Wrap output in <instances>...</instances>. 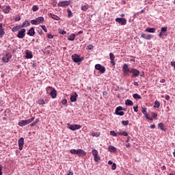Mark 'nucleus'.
<instances>
[{
  "instance_id": "1",
  "label": "nucleus",
  "mask_w": 175,
  "mask_h": 175,
  "mask_svg": "<svg viewBox=\"0 0 175 175\" xmlns=\"http://www.w3.org/2000/svg\"><path fill=\"white\" fill-rule=\"evenodd\" d=\"M70 152V154L79 155V157H85L87 155V152L82 149H71Z\"/></svg>"
},
{
  "instance_id": "2",
  "label": "nucleus",
  "mask_w": 175,
  "mask_h": 175,
  "mask_svg": "<svg viewBox=\"0 0 175 175\" xmlns=\"http://www.w3.org/2000/svg\"><path fill=\"white\" fill-rule=\"evenodd\" d=\"M35 120V117H32L30 119L28 120H23L18 122L19 126H25V125H28V124H31L32 121Z\"/></svg>"
},
{
  "instance_id": "3",
  "label": "nucleus",
  "mask_w": 175,
  "mask_h": 175,
  "mask_svg": "<svg viewBox=\"0 0 175 175\" xmlns=\"http://www.w3.org/2000/svg\"><path fill=\"white\" fill-rule=\"evenodd\" d=\"M122 72L124 76H129V73H131V69H129V66H128V64H124L123 65Z\"/></svg>"
},
{
  "instance_id": "4",
  "label": "nucleus",
  "mask_w": 175,
  "mask_h": 175,
  "mask_svg": "<svg viewBox=\"0 0 175 175\" xmlns=\"http://www.w3.org/2000/svg\"><path fill=\"white\" fill-rule=\"evenodd\" d=\"M67 128L70 129V131H77L78 129H81V125L80 124H70L69 123L67 124Z\"/></svg>"
},
{
  "instance_id": "5",
  "label": "nucleus",
  "mask_w": 175,
  "mask_h": 175,
  "mask_svg": "<svg viewBox=\"0 0 175 175\" xmlns=\"http://www.w3.org/2000/svg\"><path fill=\"white\" fill-rule=\"evenodd\" d=\"M72 59L74 62H81V61L84 60V57H80L79 55L77 54H75L72 55Z\"/></svg>"
},
{
  "instance_id": "6",
  "label": "nucleus",
  "mask_w": 175,
  "mask_h": 175,
  "mask_svg": "<svg viewBox=\"0 0 175 175\" xmlns=\"http://www.w3.org/2000/svg\"><path fill=\"white\" fill-rule=\"evenodd\" d=\"M130 73L132 74L131 77L133 79H135V78L139 76V75H140V71H139V70H137L136 68H131V69H130Z\"/></svg>"
},
{
  "instance_id": "7",
  "label": "nucleus",
  "mask_w": 175,
  "mask_h": 175,
  "mask_svg": "<svg viewBox=\"0 0 175 175\" xmlns=\"http://www.w3.org/2000/svg\"><path fill=\"white\" fill-rule=\"evenodd\" d=\"M92 154L94 158L95 162H99V161H100V156L98 154V150H96V149H93L92 150Z\"/></svg>"
},
{
  "instance_id": "8",
  "label": "nucleus",
  "mask_w": 175,
  "mask_h": 175,
  "mask_svg": "<svg viewBox=\"0 0 175 175\" xmlns=\"http://www.w3.org/2000/svg\"><path fill=\"white\" fill-rule=\"evenodd\" d=\"M25 32H27L25 29L19 30L17 34V38H18V39H23V38H25Z\"/></svg>"
},
{
  "instance_id": "9",
  "label": "nucleus",
  "mask_w": 175,
  "mask_h": 175,
  "mask_svg": "<svg viewBox=\"0 0 175 175\" xmlns=\"http://www.w3.org/2000/svg\"><path fill=\"white\" fill-rule=\"evenodd\" d=\"M95 69L99 70L100 73H105L106 72V68L100 64H96L95 66Z\"/></svg>"
},
{
  "instance_id": "10",
  "label": "nucleus",
  "mask_w": 175,
  "mask_h": 175,
  "mask_svg": "<svg viewBox=\"0 0 175 175\" xmlns=\"http://www.w3.org/2000/svg\"><path fill=\"white\" fill-rule=\"evenodd\" d=\"M115 21L119 23L121 25H126V19L125 18H116Z\"/></svg>"
},
{
  "instance_id": "11",
  "label": "nucleus",
  "mask_w": 175,
  "mask_h": 175,
  "mask_svg": "<svg viewBox=\"0 0 175 175\" xmlns=\"http://www.w3.org/2000/svg\"><path fill=\"white\" fill-rule=\"evenodd\" d=\"M12 59V53H8L6 54V55L3 57H2L3 62L8 63L10 59Z\"/></svg>"
},
{
  "instance_id": "12",
  "label": "nucleus",
  "mask_w": 175,
  "mask_h": 175,
  "mask_svg": "<svg viewBox=\"0 0 175 175\" xmlns=\"http://www.w3.org/2000/svg\"><path fill=\"white\" fill-rule=\"evenodd\" d=\"M122 107L119 106L116 109V114L117 116H124L125 113L122 111Z\"/></svg>"
},
{
  "instance_id": "13",
  "label": "nucleus",
  "mask_w": 175,
  "mask_h": 175,
  "mask_svg": "<svg viewBox=\"0 0 175 175\" xmlns=\"http://www.w3.org/2000/svg\"><path fill=\"white\" fill-rule=\"evenodd\" d=\"M5 25L3 23H0V38L2 39L5 36V29L3 28Z\"/></svg>"
},
{
  "instance_id": "14",
  "label": "nucleus",
  "mask_w": 175,
  "mask_h": 175,
  "mask_svg": "<svg viewBox=\"0 0 175 175\" xmlns=\"http://www.w3.org/2000/svg\"><path fill=\"white\" fill-rule=\"evenodd\" d=\"M69 5H70V1H59L57 3V5L60 7L69 6Z\"/></svg>"
},
{
  "instance_id": "15",
  "label": "nucleus",
  "mask_w": 175,
  "mask_h": 175,
  "mask_svg": "<svg viewBox=\"0 0 175 175\" xmlns=\"http://www.w3.org/2000/svg\"><path fill=\"white\" fill-rule=\"evenodd\" d=\"M18 144L19 146V150L21 151L23 150V147L24 146V138L21 137L18 141Z\"/></svg>"
},
{
  "instance_id": "16",
  "label": "nucleus",
  "mask_w": 175,
  "mask_h": 175,
  "mask_svg": "<svg viewBox=\"0 0 175 175\" xmlns=\"http://www.w3.org/2000/svg\"><path fill=\"white\" fill-rule=\"evenodd\" d=\"M49 95L53 99H55V98H57V90L55 88H53L49 93Z\"/></svg>"
},
{
  "instance_id": "17",
  "label": "nucleus",
  "mask_w": 175,
  "mask_h": 175,
  "mask_svg": "<svg viewBox=\"0 0 175 175\" xmlns=\"http://www.w3.org/2000/svg\"><path fill=\"white\" fill-rule=\"evenodd\" d=\"M109 58L111 59V64L114 66V65H116V61L114 60L116 59V56H114V54L110 53Z\"/></svg>"
},
{
  "instance_id": "18",
  "label": "nucleus",
  "mask_w": 175,
  "mask_h": 175,
  "mask_svg": "<svg viewBox=\"0 0 175 175\" xmlns=\"http://www.w3.org/2000/svg\"><path fill=\"white\" fill-rule=\"evenodd\" d=\"M141 38H143V39H146V40H151L152 36L150 34H146V33H142L141 35Z\"/></svg>"
},
{
  "instance_id": "19",
  "label": "nucleus",
  "mask_w": 175,
  "mask_h": 175,
  "mask_svg": "<svg viewBox=\"0 0 175 175\" xmlns=\"http://www.w3.org/2000/svg\"><path fill=\"white\" fill-rule=\"evenodd\" d=\"M79 96V95H77V93L74 92L71 96H70V100L72 102H76V100H77V97Z\"/></svg>"
},
{
  "instance_id": "20",
  "label": "nucleus",
  "mask_w": 175,
  "mask_h": 175,
  "mask_svg": "<svg viewBox=\"0 0 175 175\" xmlns=\"http://www.w3.org/2000/svg\"><path fill=\"white\" fill-rule=\"evenodd\" d=\"M29 21H25L24 23L20 25L21 28H27V27H29Z\"/></svg>"
},
{
  "instance_id": "21",
  "label": "nucleus",
  "mask_w": 175,
  "mask_h": 175,
  "mask_svg": "<svg viewBox=\"0 0 175 175\" xmlns=\"http://www.w3.org/2000/svg\"><path fill=\"white\" fill-rule=\"evenodd\" d=\"M49 16L51 17V18H53V20H56L57 21L61 20V18H59V16H57V15H55V14H52V13H51V14H49Z\"/></svg>"
},
{
  "instance_id": "22",
  "label": "nucleus",
  "mask_w": 175,
  "mask_h": 175,
  "mask_svg": "<svg viewBox=\"0 0 175 175\" xmlns=\"http://www.w3.org/2000/svg\"><path fill=\"white\" fill-rule=\"evenodd\" d=\"M36 21L37 23V25H39V24H40V23H43V21H44V18L43 16H40V17L36 18Z\"/></svg>"
},
{
  "instance_id": "23",
  "label": "nucleus",
  "mask_w": 175,
  "mask_h": 175,
  "mask_svg": "<svg viewBox=\"0 0 175 175\" xmlns=\"http://www.w3.org/2000/svg\"><path fill=\"white\" fill-rule=\"evenodd\" d=\"M158 128H159L161 131H163V132H166L167 131L166 127L165 126V124H163V123H159L158 124Z\"/></svg>"
},
{
  "instance_id": "24",
  "label": "nucleus",
  "mask_w": 175,
  "mask_h": 175,
  "mask_svg": "<svg viewBox=\"0 0 175 175\" xmlns=\"http://www.w3.org/2000/svg\"><path fill=\"white\" fill-rule=\"evenodd\" d=\"M27 35H29V36H33V35H35V29L31 27L27 32Z\"/></svg>"
},
{
  "instance_id": "25",
  "label": "nucleus",
  "mask_w": 175,
  "mask_h": 175,
  "mask_svg": "<svg viewBox=\"0 0 175 175\" xmlns=\"http://www.w3.org/2000/svg\"><path fill=\"white\" fill-rule=\"evenodd\" d=\"M146 32H149L150 33H154L155 28L154 27H148L146 29Z\"/></svg>"
},
{
  "instance_id": "26",
  "label": "nucleus",
  "mask_w": 175,
  "mask_h": 175,
  "mask_svg": "<svg viewBox=\"0 0 175 175\" xmlns=\"http://www.w3.org/2000/svg\"><path fill=\"white\" fill-rule=\"evenodd\" d=\"M75 39H76V34L75 33H71L69 37H68V40H70L72 42H73V40H75Z\"/></svg>"
},
{
  "instance_id": "27",
  "label": "nucleus",
  "mask_w": 175,
  "mask_h": 175,
  "mask_svg": "<svg viewBox=\"0 0 175 175\" xmlns=\"http://www.w3.org/2000/svg\"><path fill=\"white\" fill-rule=\"evenodd\" d=\"M108 150L110 151V152H116V151H117V148L113 146H109Z\"/></svg>"
},
{
  "instance_id": "28",
  "label": "nucleus",
  "mask_w": 175,
  "mask_h": 175,
  "mask_svg": "<svg viewBox=\"0 0 175 175\" xmlns=\"http://www.w3.org/2000/svg\"><path fill=\"white\" fill-rule=\"evenodd\" d=\"M3 13L5 14H8L10 12V6L7 5L3 10Z\"/></svg>"
},
{
  "instance_id": "29",
  "label": "nucleus",
  "mask_w": 175,
  "mask_h": 175,
  "mask_svg": "<svg viewBox=\"0 0 175 175\" xmlns=\"http://www.w3.org/2000/svg\"><path fill=\"white\" fill-rule=\"evenodd\" d=\"M18 29H21V27L20 25H17L14 27L12 29V32H17V31H18Z\"/></svg>"
},
{
  "instance_id": "30",
  "label": "nucleus",
  "mask_w": 175,
  "mask_h": 175,
  "mask_svg": "<svg viewBox=\"0 0 175 175\" xmlns=\"http://www.w3.org/2000/svg\"><path fill=\"white\" fill-rule=\"evenodd\" d=\"M126 106H133V102L129 99L126 100L125 102Z\"/></svg>"
},
{
  "instance_id": "31",
  "label": "nucleus",
  "mask_w": 175,
  "mask_h": 175,
  "mask_svg": "<svg viewBox=\"0 0 175 175\" xmlns=\"http://www.w3.org/2000/svg\"><path fill=\"white\" fill-rule=\"evenodd\" d=\"M32 57H33V55H32V53H31L29 51H27L26 53V58L31 59V58H32Z\"/></svg>"
},
{
  "instance_id": "32",
  "label": "nucleus",
  "mask_w": 175,
  "mask_h": 175,
  "mask_svg": "<svg viewBox=\"0 0 175 175\" xmlns=\"http://www.w3.org/2000/svg\"><path fill=\"white\" fill-rule=\"evenodd\" d=\"M159 106H161V103H159V101L156 100L154 101V107L158 109V108H159Z\"/></svg>"
},
{
  "instance_id": "33",
  "label": "nucleus",
  "mask_w": 175,
  "mask_h": 175,
  "mask_svg": "<svg viewBox=\"0 0 175 175\" xmlns=\"http://www.w3.org/2000/svg\"><path fill=\"white\" fill-rule=\"evenodd\" d=\"M67 12H68V17L69 18H70V17H73V13H72V11L70 10V9H68Z\"/></svg>"
},
{
  "instance_id": "34",
  "label": "nucleus",
  "mask_w": 175,
  "mask_h": 175,
  "mask_svg": "<svg viewBox=\"0 0 175 175\" xmlns=\"http://www.w3.org/2000/svg\"><path fill=\"white\" fill-rule=\"evenodd\" d=\"M133 98H134V99H142V96L139 95L138 94H134L133 95Z\"/></svg>"
},
{
  "instance_id": "35",
  "label": "nucleus",
  "mask_w": 175,
  "mask_h": 175,
  "mask_svg": "<svg viewBox=\"0 0 175 175\" xmlns=\"http://www.w3.org/2000/svg\"><path fill=\"white\" fill-rule=\"evenodd\" d=\"M92 136L95 137H99V136H100V132L92 133Z\"/></svg>"
},
{
  "instance_id": "36",
  "label": "nucleus",
  "mask_w": 175,
  "mask_h": 175,
  "mask_svg": "<svg viewBox=\"0 0 175 175\" xmlns=\"http://www.w3.org/2000/svg\"><path fill=\"white\" fill-rule=\"evenodd\" d=\"M122 124L124 126H126L127 125H129V120H122Z\"/></svg>"
},
{
  "instance_id": "37",
  "label": "nucleus",
  "mask_w": 175,
  "mask_h": 175,
  "mask_svg": "<svg viewBox=\"0 0 175 175\" xmlns=\"http://www.w3.org/2000/svg\"><path fill=\"white\" fill-rule=\"evenodd\" d=\"M32 10L33 12H38V10H39V7H38V5H33Z\"/></svg>"
},
{
  "instance_id": "38",
  "label": "nucleus",
  "mask_w": 175,
  "mask_h": 175,
  "mask_svg": "<svg viewBox=\"0 0 175 175\" xmlns=\"http://www.w3.org/2000/svg\"><path fill=\"white\" fill-rule=\"evenodd\" d=\"M38 105H44V103H46L44 102V100H43V99H39V100H38Z\"/></svg>"
},
{
  "instance_id": "39",
  "label": "nucleus",
  "mask_w": 175,
  "mask_h": 175,
  "mask_svg": "<svg viewBox=\"0 0 175 175\" xmlns=\"http://www.w3.org/2000/svg\"><path fill=\"white\" fill-rule=\"evenodd\" d=\"M88 10V6L87 5H83L81 7V10H83V12H87Z\"/></svg>"
},
{
  "instance_id": "40",
  "label": "nucleus",
  "mask_w": 175,
  "mask_h": 175,
  "mask_svg": "<svg viewBox=\"0 0 175 175\" xmlns=\"http://www.w3.org/2000/svg\"><path fill=\"white\" fill-rule=\"evenodd\" d=\"M116 169H117V164H116V163H113L111 166V170H116Z\"/></svg>"
},
{
  "instance_id": "41",
  "label": "nucleus",
  "mask_w": 175,
  "mask_h": 175,
  "mask_svg": "<svg viewBox=\"0 0 175 175\" xmlns=\"http://www.w3.org/2000/svg\"><path fill=\"white\" fill-rule=\"evenodd\" d=\"M110 135L116 137L117 136V133H116L114 131H110Z\"/></svg>"
},
{
  "instance_id": "42",
  "label": "nucleus",
  "mask_w": 175,
  "mask_h": 175,
  "mask_svg": "<svg viewBox=\"0 0 175 175\" xmlns=\"http://www.w3.org/2000/svg\"><path fill=\"white\" fill-rule=\"evenodd\" d=\"M31 24H32V25H38V23L36 22V19L31 20Z\"/></svg>"
},
{
  "instance_id": "43",
  "label": "nucleus",
  "mask_w": 175,
  "mask_h": 175,
  "mask_svg": "<svg viewBox=\"0 0 175 175\" xmlns=\"http://www.w3.org/2000/svg\"><path fill=\"white\" fill-rule=\"evenodd\" d=\"M167 31V27H164L161 29V32H166Z\"/></svg>"
},
{
  "instance_id": "44",
  "label": "nucleus",
  "mask_w": 175,
  "mask_h": 175,
  "mask_svg": "<svg viewBox=\"0 0 175 175\" xmlns=\"http://www.w3.org/2000/svg\"><path fill=\"white\" fill-rule=\"evenodd\" d=\"M40 27L44 32H47V28L46 27V25H41Z\"/></svg>"
},
{
  "instance_id": "45",
  "label": "nucleus",
  "mask_w": 175,
  "mask_h": 175,
  "mask_svg": "<svg viewBox=\"0 0 175 175\" xmlns=\"http://www.w3.org/2000/svg\"><path fill=\"white\" fill-rule=\"evenodd\" d=\"M142 112L143 114L146 115L147 113V108H142Z\"/></svg>"
},
{
  "instance_id": "46",
  "label": "nucleus",
  "mask_w": 175,
  "mask_h": 175,
  "mask_svg": "<svg viewBox=\"0 0 175 175\" xmlns=\"http://www.w3.org/2000/svg\"><path fill=\"white\" fill-rule=\"evenodd\" d=\"M103 96L104 98H107L109 96V93H107V92L105 91L103 92Z\"/></svg>"
},
{
  "instance_id": "47",
  "label": "nucleus",
  "mask_w": 175,
  "mask_h": 175,
  "mask_svg": "<svg viewBox=\"0 0 175 175\" xmlns=\"http://www.w3.org/2000/svg\"><path fill=\"white\" fill-rule=\"evenodd\" d=\"M46 94H49V92H50V90H53V87L51 86H48L46 88Z\"/></svg>"
},
{
  "instance_id": "48",
  "label": "nucleus",
  "mask_w": 175,
  "mask_h": 175,
  "mask_svg": "<svg viewBox=\"0 0 175 175\" xmlns=\"http://www.w3.org/2000/svg\"><path fill=\"white\" fill-rule=\"evenodd\" d=\"M92 49H94V46L89 44L87 46V49L88 50H92Z\"/></svg>"
},
{
  "instance_id": "49",
  "label": "nucleus",
  "mask_w": 175,
  "mask_h": 175,
  "mask_svg": "<svg viewBox=\"0 0 175 175\" xmlns=\"http://www.w3.org/2000/svg\"><path fill=\"white\" fill-rule=\"evenodd\" d=\"M62 103V105H66V103H68V100H66V98L63 99Z\"/></svg>"
},
{
  "instance_id": "50",
  "label": "nucleus",
  "mask_w": 175,
  "mask_h": 175,
  "mask_svg": "<svg viewBox=\"0 0 175 175\" xmlns=\"http://www.w3.org/2000/svg\"><path fill=\"white\" fill-rule=\"evenodd\" d=\"M145 117L146 118H147V120H150V121H152V118H149L148 113L145 114Z\"/></svg>"
},
{
  "instance_id": "51",
  "label": "nucleus",
  "mask_w": 175,
  "mask_h": 175,
  "mask_svg": "<svg viewBox=\"0 0 175 175\" xmlns=\"http://www.w3.org/2000/svg\"><path fill=\"white\" fill-rule=\"evenodd\" d=\"M165 100H170V96L166 94L165 96Z\"/></svg>"
},
{
  "instance_id": "52",
  "label": "nucleus",
  "mask_w": 175,
  "mask_h": 175,
  "mask_svg": "<svg viewBox=\"0 0 175 175\" xmlns=\"http://www.w3.org/2000/svg\"><path fill=\"white\" fill-rule=\"evenodd\" d=\"M59 33H61V35H66V31L65 30H61Z\"/></svg>"
},
{
  "instance_id": "53",
  "label": "nucleus",
  "mask_w": 175,
  "mask_h": 175,
  "mask_svg": "<svg viewBox=\"0 0 175 175\" xmlns=\"http://www.w3.org/2000/svg\"><path fill=\"white\" fill-rule=\"evenodd\" d=\"M133 109L135 113H137V111H139V107H137V105L136 107H133Z\"/></svg>"
},
{
  "instance_id": "54",
  "label": "nucleus",
  "mask_w": 175,
  "mask_h": 175,
  "mask_svg": "<svg viewBox=\"0 0 175 175\" xmlns=\"http://www.w3.org/2000/svg\"><path fill=\"white\" fill-rule=\"evenodd\" d=\"M47 38H49V39H53V38H54V36L53 35H51V33H49L47 35Z\"/></svg>"
},
{
  "instance_id": "55",
  "label": "nucleus",
  "mask_w": 175,
  "mask_h": 175,
  "mask_svg": "<svg viewBox=\"0 0 175 175\" xmlns=\"http://www.w3.org/2000/svg\"><path fill=\"white\" fill-rule=\"evenodd\" d=\"M20 20H21V17H20V16H16L15 18V21H20Z\"/></svg>"
},
{
  "instance_id": "56",
  "label": "nucleus",
  "mask_w": 175,
  "mask_h": 175,
  "mask_svg": "<svg viewBox=\"0 0 175 175\" xmlns=\"http://www.w3.org/2000/svg\"><path fill=\"white\" fill-rule=\"evenodd\" d=\"M122 136H128V133H126V131L122 132Z\"/></svg>"
},
{
  "instance_id": "57",
  "label": "nucleus",
  "mask_w": 175,
  "mask_h": 175,
  "mask_svg": "<svg viewBox=\"0 0 175 175\" xmlns=\"http://www.w3.org/2000/svg\"><path fill=\"white\" fill-rule=\"evenodd\" d=\"M171 66H173L175 69V62H171Z\"/></svg>"
},
{
  "instance_id": "58",
  "label": "nucleus",
  "mask_w": 175,
  "mask_h": 175,
  "mask_svg": "<svg viewBox=\"0 0 175 175\" xmlns=\"http://www.w3.org/2000/svg\"><path fill=\"white\" fill-rule=\"evenodd\" d=\"M39 35H43V31L42 29L38 30Z\"/></svg>"
},
{
  "instance_id": "59",
  "label": "nucleus",
  "mask_w": 175,
  "mask_h": 175,
  "mask_svg": "<svg viewBox=\"0 0 175 175\" xmlns=\"http://www.w3.org/2000/svg\"><path fill=\"white\" fill-rule=\"evenodd\" d=\"M36 125V122H33V123L30 124V126H35Z\"/></svg>"
},
{
  "instance_id": "60",
  "label": "nucleus",
  "mask_w": 175,
  "mask_h": 175,
  "mask_svg": "<svg viewBox=\"0 0 175 175\" xmlns=\"http://www.w3.org/2000/svg\"><path fill=\"white\" fill-rule=\"evenodd\" d=\"M158 117V114L153 113V118H157Z\"/></svg>"
},
{
  "instance_id": "61",
  "label": "nucleus",
  "mask_w": 175,
  "mask_h": 175,
  "mask_svg": "<svg viewBox=\"0 0 175 175\" xmlns=\"http://www.w3.org/2000/svg\"><path fill=\"white\" fill-rule=\"evenodd\" d=\"M162 35H163V31H160V33H159V36L160 38H161Z\"/></svg>"
},
{
  "instance_id": "62",
  "label": "nucleus",
  "mask_w": 175,
  "mask_h": 175,
  "mask_svg": "<svg viewBox=\"0 0 175 175\" xmlns=\"http://www.w3.org/2000/svg\"><path fill=\"white\" fill-rule=\"evenodd\" d=\"M150 128H151V129H155V125H154V124H152V125L150 126Z\"/></svg>"
},
{
  "instance_id": "63",
  "label": "nucleus",
  "mask_w": 175,
  "mask_h": 175,
  "mask_svg": "<svg viewBox=\"0 0 175 175\" xmlns=\"http://www.w3.org/2000/svg\"><path fill=\"white\" fill-rule=\"evenodd\" d=\"M113 161H108V165H113Z\"/></svg>"
},
{
  "instance_id": "64",
  "label": "nucleus",
  "mask_w": 175,
  "mask_h": 175,
  "mask_svg": "<svg viewBox=\"0 0 175 175\" xmlns=\"http://www.w3.org/2000/svg\"><path fill=\"white\" fill-rule=\"evenodd\" d=\"M165 81H166V80H165V79H161V81H160V83H165Z\"/></svg>"
}]
</instances>
